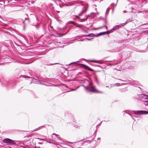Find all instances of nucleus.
I'll list each match as a JSON object with an SVG mask.
<instances>
[{
	"label": "nucleus",
	"mask_w": 148,
	"mask_h": 148,
	"mask_svg": "<svg viewBox=\"0 0 148 148\" xmlns=\"http://www.w3.org/2000/svg\"><path fill=\"white\" fill-rule=\"evenodd\" d=\"M43 127V126H40V127H38L35 129V130H33L31 131V132H33L37 131L40 129H42V128Z\"/></svg>",
	"instance_id": "nucleus-10"
},
{
	"label": "nucleus",
	"mask_w": 148,
	"mask_h": 148,
	"mask_svg": "<svg viewBox=\"0 0 148 148\" xmlns=\"http://www.w3.org/2000/svg\"><path fill=\"white\" fill-rule=\"evenodd\" d=\"M119 80H121L122 81H124L123 80L121 79H119ZM124 82H127L128 83H132L131 81V80H127L126 81H124Z\"/></svg>",
	"instance_id": "nucleus-17"
},
{
	"label": "nucleus",
	"mask_w": 148,
	"mask_h": 148,
	"mask_svg": "<svg viewBox=\"0 0 148 148\" xmlns=\"http://www.w3.org/2000/svg\"><path fill=\"white\" fill-rule=\"evenodd\" d=\"M71 23L74 25L76 26L77 27L81 28V27L79 25H78V24L77 23L74 22H73V21L71 22Z\"/></svg>",
	"instance_id": "nucleus-11"
},
{
	"label": "nucleus",
	"mask_w": 148,
	"mask_h": 148,
	"mask_svg": "<svg viewBox=\"0 0 148 148\" xmlns=\"http://www.w3.org/2000/svg\"><path fill=\"white\" fill-rule=\"evenodd\" d=\"M123 13H125L127 12H126V10H124V11H123Z\"/></svg>",
	"instance_id": "nucleus-35"
},
{
	"label": "nucleus",
	"mask_w": 148,
	"mask_h": 148,
	"mask_svg": "<svg viewBox=\"0 0 148 148\" xmlns=\"http://www.w3.org/2000/svg\"><path fill=\"white\" fill-rule=\"evenodd\" d=\"M56 3L57 5L58 6H59L60 8H62L61 6L60 5V4H58L56 2Z\"/></svg>",
	"instance_id": "nucleus-25"
},
{
	"label": "nucleus",
	"mask_w": 148,
	"mask_h": 148,
	"mask_svg": "<svg viewBox=\"0 0 148 148\" xmlns=\"http://www.w3.org/2000/svg\"><path fill=\"white\" fill-rule=\"evenodd\" d=\"M85 12V11H82V12L80 13L78 15L79 16H80L82 15V14L83 13Z\"/></svg>",
	"instance_id": "nucleus-22"
},
{
	"label": "nucleus",
	"mask_w": 148,
	"mask_h": 148,
	"mask_svg": "<svg viewBox=\"0 0 148 148\" xmlns=\"http://www.w3.org/2000/svg\"><path fill=\"white\" fill-rule=\"evenodd\" d=\"M77 89V88H75V89H71V91H74V90H76V89Z\"/></svg>",
	"instance_id": "nucleus-31"
},
{
	"label": "nucleus",
	"mask_w": 148,
	"mask_h": 148,
	"mask_svg": "<svg viewBox=\"0 0 148 148\" xmlns=\"http://www.w3.org/2000/svg\"><path fill=\"white\" fill-rule=\"evenodd\" d=\"M79 62V61H77V62H72L71 63H70V64H69V65H70V64H77V62Z\"/></svg>",
	"instance_id": "nucleus-20"
},
{
	"label": "nucleus",
	"mask_w": 148,
	"mask_h": 148,
	"mask_svg": "<svg viewBox=\"0 0 148 148\" xmlns=\"http://www.w3.org/2000/svg\"><path fill=\"white\" fill-rule=\"evenodd\" d=\"M38 144H42V143H41L40 142H39L38 143Z\"/></svg>",
	"instance_id": "nucleus-38"
},
{
	"label": "nucleus",
	"mask_w": 148,
	"mask_h": 148,
	"mask_svg": "<svg viewBox=\"0 0 148 148\" xmlns=\"http://www.w3.org/2000/svg\"><path fill=\"white\" fill-rule=\"evenodd\" d=\"M36 139H37L38 140H44V141H45V139H42V138H36Z\"/></svg>",
	"instance_id": "nucleus-23"
},
{
	"label": "nucleus",
	"mask_w": 148,
	"mask_h": 148,
	"mask_svg": "<svg viewBox=\"0 0 148 148\" xmlns=\"http://www.w3.org/2000/svg\"><path fill=\"white\" fill-rule=\"evenodd\" d=\"M108 32L106 31V32H103L100 33L99 34H96V37H98L99 36H100L101 35H105L106 34H107Z\"/></svg>",
	"instance_id": "nucleus-5"
},
{
	"label": "nucleus",
	"mask_w": 148,
	"mask_h": 148,
	"mask_svg": "<svg viewBox=\"0 0 148 148\" xmlns=\"http://www.w3.org/2000/svg\"><path fill=\"white\" fill-rule=\"evenodd\" d=\"M83 143H84L83 144H84V142H83Z\"/></svg>",
	"instance_id": "nucleus-54"
},
{
	"label": "nucleus",
	"mask_w": 148,
	"mask_h": 148,
	"mask_svg": "<svg viewBox=\"0 0 148 148\" xmlns=\"http://www.w3.org/2000/svg\"><path fill=\"white\" fill-rule=\"evenodd\" d=\"M81 41H83V40H81Z\"/></svg>",
	"instance_id": "nucleus-49"
},
{
	"label": "nucleus",
	"mask_w": 148,
	"mask_h": 148,
	"mask_svg": "<svg viewBox=\"0 0 148 148\" xmlns=\"http://www.w3.org/2000/svg\"><path fill=\"white\" fill-rule=\"evenodd\" d=\"M84 37H93L96 36V35H95L94 34L91 33L89 34L88 35H85L83 36Z\"/></svg>",
	"instance_id": "nucleus-6"
},
{
	"label": "nucleus",
	"mask_w": 148,
	"mask_h": 148,
	"mask_svg": "<svg viewBox=\"0 0 148 148\" xmlns=\"http://www.w3.org/2000/svg\"><path fill=\"white\" fill-rule=\"evenodd\" d=\"M121 27L120 25H117L113 27V29L115 30L119 29Z\"/></svg>",
	"instance_id": "nucleus-9"
},
{
	"label": "nucleus",
	"mask_w": 148,
	"mask_h": 148,
	"mask_svg": "<svg viewBox=\"0 0 148 148\" xmlns=\"http://www.w3.org/2000/svg\"><path fill=\"white\" fill-rule=\"evenodd\" d=\"M65 2H68V1L69 0H63Z\"/></svg>",
	"instance_id": "nucleus-34"
},
{
	"label": "nucleus",
	"mask_w": 148,
	"mask_h": 148,
	"mask_svg": "<svg viewBox=\"0 0 148 148\" xmlns=\"http://www.w3.org/2000/svg\"><path fill=\"white\" fill-rule=\"evenodd\" d=\"M131 21L130 19H128L126 21V23H127L130 22H131Z\"/></svg>",
	"instance_id": "nucleus-30"
},
{
	"label": "nucleus",
	"mask_w": 148,
	"mask_h": 148,
	"mask_svg": "<svg viewBox=\"0 0 148 148\" xmlns=\"http://www.w3.org/2000/svg\"><path fill=\"white\" fill-rule=\"evenodd\" d=\"M5 25H7V24H5Z\"/></svg>",
	"instance_id": "nucleus-52"
},
{
	"label": "nucleus",
	"mask_w": 148,
	"mask_h": 148,
	"mask_svg": "<svg viewBox=\"0 0 148 148\" xmlns=\"http://www.w3.org/2000/svg\"><path fill=\"white\" fill-rule=\"evenodd\" d=\"M39 84H41L43 85H45L46 86H51L52 85V84L49 83V82H46L45 83L42 84L41 82L39 83Z\"/></svg>",
	"instance_id": "nucleus-8"
},
{
	"label": "nucleus",
	"mask_w": 148,
	"mask_h": 148,
	"mask_svg": "<svg viewBox=\"0 0 148 148\" xmlns=\"http://www.w3.org/2000/svg\"><path fill=\"white\" fill-rule=\"evenodd\" d=\"M25 18V21H27V22L28 23H29V19L28 18Z\"/></svg>",
	"instance_id": "nucleus-24"
},
{
	"label": "nucleus",
	"mask_w": 148,
	"mask_h": 148,
	"mask_svg": "<svg viewBox=\"0 0 148 148\" xmlns=\"http://www.w3.org/2000/svg\"><path fill=\"white\" fill-rule=\"evenodd\" d=\"M51 137L52 138H53V136H51Z\"/></svg>",
	"instance_id": "nucleus-50"
},
{
	"label": "nucleus",
	"mask_w": 148,
	"mask_h": 148,
	"mask_svg": "<svg viewBox=\"0 0 148 148\" xmlns=\"http://www.w3.org/2000/svg\"><path fill=\"white\" fill-rule=\"evenodd\" d=\"M2 141L3 143L7 144L10 143L13 145L16 144V143L14 142V140L8 138H6L3 139Z\"/></svg>",
	"instance_id": "nucleus-3"
},
{
	"label": "nucleus",
	"mask_w": 148,
	"mask_h": 148,
	"mask_svg": "<svg viewBox=\"0 0 148 148\" xmlns=\"http://www.w3.org/2000/svg\"><path fill=\"white\" fill-rule=\"evenodd\" d=\"M105 23L106 24L107 23V21L106 20H105Z\"/></svg>",
	"instance_id": "nucleus-37"
},
{
	"label": "nucleus",
	"mask_w": 148,
	"mask_h": 148,
	"mask_svg": "<svg viewBox=\"0 0 148 148\" xmlns=\"http://www.w3.org/2000/svg\"><path fill=\"white\" fill-rule=\"evenodd\" d=\"M116 4H117V3H116V4H115L114 3H112L111 4V5L113 7V8H114V7H115L116 6Z\"/></svg>",
	"instance_id": "nucleus-18"
},
{
	"label": "nucleus",
	"mask_w": 148,
	"mask_h": 148,
	"mask_svg": "<svg viewBox=\"0 0 148 148\" xmlns=\"http://www.w3.org/2000/svg\"><path fill=\"white\" fill-rule=\"evenodd\" d=\"M21 77H23V78H24V76H21Z\"/></svg>",
	"instance_id": "nucleus-40"
},
{
	"label": "nucleus",
	"mask_w": 148,
	"mask_h": 148,
	"mask_svg": "<svg viewBox=\"0 0 148 148\" xmlns=\"http://www.w3.org/2000/svg\"><path fill=\"white\" fill-rule=\"evenodd\" d=\"M114 30V29H113V28L112 29H110V30L107 31V32H107V34H108L112 32Z\"/></svg>",
	"instance_id": "nucleus-14"
},
{
	"label": "nucleus",
	"mask_w": 148,
	"mask_h": 148,
	"mask_svg": "<svg viewBox=\"0 0 148 148\" xmlns=\"http://www.w3.org/2000/svg\"><path fill=\"white\" fill-rule=\"evenodd\" d=\"M74 122H73V124H74Z\"/></svg>",
	"instance_id": "nucleus-48"
},
{
	"label": "nucleus",
	"mask_w": 148,
	"mask_h": 148,
	"mask_svg": "<svg viewBox=\"0 0 148 148\" xmlns=\"http://www.w3.org/2000/svg\"><path fill=\"white\" fill-rule=\"evenodd\" d=\"M118 0H117V2Z\"/></svg>",
	"instance_id": "nucleus-55"
},
{
	"label": "nucleus",
	"mask_w": 148,
	"mask_h": 148,
	"mask_svg": "<svg viewBox=\"0 0 148 148\" xmlns=\"http://www.w3.org/2000/svg\"><path fill=\"white\" fill-rule=\"evenodd\" d=\"M83 66V67L84 68V69H88V70L90 71H94L92 69H91V68H90L89 67H88V66L86 65H85L84 64H81Z\"/></svg>",
	"instance_id": "nucleus-4"
},
{
	"label": "nucleus",
	"mask_w": 148,
	"mask_h": 148,
	"mask_svg": "<svg viewBox=\"0 0 148 148\" xmlns=\"http://www.w3.org/2000/svg\"><path fill=\"white\" fill-rule=\"evenodd\" d=\"M140 98H143L145 99H148V95L145 94H142L140 95Z\"/></svg>",
	"instance_id": "nucleus-7"
},
{
	"label": "nucleus",
	"mask_w": 148,
	"mask_h": 148,
	"mask_svg": "<svg viewBox=\"0 0 148 148\" xmlns=\"http://www.w3.org/2000/svg\"><path fill=\"white\" fill-rule=\"evenodd\" d=\"M145 105H148V100L147 101H145Z\"/></svg>",
	"instance_id": "nucleus-27"
},
{
	"label": "nucleus",
	"mask_w": 148,
	"mask_h": 148,
	"mask_svg": "<svg viewBox=\"0 0 148 148\" xmlns=\"http://www.w3.org/2000/svg\"><path fill=\"white\" fill-rule=\"evenodd\" d=\"M27 17H28V16L27 15Z\"/></svg>",
	"instance_id": "nucleus-51"
},
{
	"label": "nucleus",
	"mask_w": 148,
	"mask_h": 148,
	"mask_svg": "<svg viewBox=\"0 0 148 148\" xmlns=\"http://www.w3.org/2000/svg\"><path fill=\"white\" fill-rule=\"evenodd\" d=\"M56 12H58V13H59L60 12V11H56Z\"/></svg>",
	"instance_id": "nucleus-41"
},
{
	"label": "nucleus",
	"mask_w": 148,
	"mask_h": 148,
	"mask_svg": "<svg viewBox=\"0 0 148 148\" xmlns=\"http://www.w3.org/2000/svg\"><path fill=\"white\" fill-rule=\"evenodd\" d=\"M74 127H75V128H77L78 127L77 125H74Z\"/></svg>",
	"instance_id": "nucleus-32"
},
{
	"label": "nucleus",
	"mask_w": 148,
	"mask_h": 148,
	"mask_svg": "<svg viewBox=\"0 0 148 148\" xmlns=\"http://www.w3.org/2000/svg\"><path fill=\"white\" fill-rule=\"evenodd\" d=\"M113 9H114V8H113V9L112 10V12H113Z\"/></svg>",
	"instance_id": "nucleus-46"
},
{
	"label": "nucleus",
	"mask_w": 148,
	"mask_h": 148,
	"mask_svg": "<svg viewBox=\"0 0 148 148\" xmlns=\"http://www.w3.org/2000/svg\"><path fill=\"white\" fill-rule=\"evenodd\" d=\"M95 1H98L99 0H95Z\"/></svg>",
	"instance_id": "nucleus-47"
},
{
	"label": "nucleus",
	"mask_w": 148,
	"mask_h": 148,
	"mask_svg": "<svg viewBox=\"0 0 148 148\" xmlns=\"http://www.w3.org/2000/svg\"><path fill=\"white\" fill-rule=\"evenodd\" d=\"M76 18H79V17H78V16H76Z\"/></svg>",
	"instance_id": "nucleus-42"
},
{
	"label": "nucleus",
	"mask_w": 148,
	"mask_h": 148,
	"mask_svg": "<svg viewBox=\"0 0 148 148\" xmlns=\"http://www.w3.org/2000/svg\"><path fill=\"white\" fill-rule=\"evenodd\" d=\"M109 12V9H108V8H107L106 12V16L108 14Z\"/></svg>",
	"instance_id": "nucleus-19"
},
{
	"label": "nucleus",
	"mask_w": 148,
	"mask_h": 148,
	"mask_svg": "<svg viewBox=\"0 0 148 148\" xmlns=\"http://www.w3.org/2000/svg\"><path fill=\"white\" fill-rule=\"evenodd\" d=\"M127 23H126V22H125V23H122L120 25H121V26H124Z\"/></svg>",
	"instance_id": "nucleus-26"
},
{
	"label": "nucleus",
	"mask_w": 148,
	"mask_h": 148,
	"mask_svg": "<svg viewBox=\"0 0 148 148\" xmlns=\"http://www.w3.org/2000/svg\"><path fill=\"white\" fill-rule=\"evenodd\" d=\"M105 27L106 28H107V27L106 26L104 25V26H103V27H100L98 28H95L94 29H95V30H97V29H98L101 28H102L103 27Z\"/></svg>",
	"instance_id": "nucleus-16"
},
{
	"label": "nucleus",
	"mask_w": 148,
	"mask_h": 148,
	"mask_svg": "<svg viewBox=\"0 0 148 148\" xmlns=\"http://www.w3.org/2000/svg\"><path fill=\"white\" fill-rule=\"evenodd\" d=\"M64 86H65L66 87V88H67V86L66 85L64 84Z\"/></svg>",
	"instance_id": "nucleus-39"
},
{
	"label": "nucleus",
	"mask_w": 148,
	"mask_h": 148,
	"mask_svg": "<svg viewBox=\"0 0 148 148\" xmlns=\"http://www.w3.org/2000/svg\"><path fill=\"white\" fill-rule=\"evenodd\" d=\"M0 81H1V80H0Z\"/></svg>",
	"instance_id": "nucleus-56"
},
{
	"label": "nucleus",
	"mask_w": 148,
	"mask_h": 148,
	"mask_svg": "<svg viewBox=\"0 0 148 148\" xmlns=\"http://www.w3.org/2000/svg\"><path fill=\"white\" fill-rule=\"evenodd\" d=\"M90 62H95V63H99L100 64H101V63H99L98 61L95 60H89Z\"/></svg>",
	"instance_id": "nucleus-13"
},
{
	"label": "nucleus",
	"mask_w": 148,
	"mask_h": 148,
	"mask_svg": "<svg viewBox=\"0 0 148 148\" xmlns=\"http://www.w3.org/2000/svg\"><path fill=\"white\" fill-rule=\"evenodd\" d=\"M69 30H70V29H69V30L67 31V32H66V33H67V32H68L69 31Z\"/></svg>",
	"instance_id": "nucleus-43"
},
{
	"label": "nucleus",
	"mask_w": 148,
	"mask_h": 148,
	"mask_svg": "<svg viewBox=\"0 0 148 148\" xmlns=\"http://www.w3.org/2000/svg\"><path fill=\"white\" fill-rule=\"evenodd\" d=\"M99 139H100V138H97V140Z\"/></svg>",
	"instance_id": "nucleus-45"
},
{
	"label": "nucleus",
	"mask_w": 148,
	"mask_h": 148,
	"mask_svg": "<svg viewBox=\"0 0 148 148\" xmlns=\"http://www.w3.org/2000/svg\"><path fill=\"white\" fill-rule=\"evenodd\" d=\"M84 82H86V83L88 84V88L86 90L88 92L94 93H102V92L99 91L97 90L95 87L92 85V83H90L88 80H86L84 81Z\"/></svg>",
	"instance_id": "nucleus-1"
},
{
	"label": "nucleus",
	"mask_w": 148,
	"mask_h": 148,
	"mask_svg": "<svg viewBox=\"0 0 148 148\" xmlns=\"http://www.w3.org/2000/svg\"><path fill=\"white\" fill-rule=\"evenodd\" d=\"M132 112L134 114L139 115L148 114V111L144 110L133 111Z\"/></svg>",
	"instance_id": "nucleus-2"
},
{
	"label": "nucleus",
	"mask_w": 148,
	"mask_h": 148,
	"mask_svg": "<svg viewBox=\"0 0 148 148\" xmlns=\"http://www.w3.org/2000/svg\"><path fill=\"white\" fill-rule=\"evenodd\" d=\"M93 38H86V40H92Z\"/></svg>",
	"instance_id": "nucleus-29"
},
{
	"label": "nucleus",
	"mask_w": 148,
	"mask_h": 148,
	"mask_svg": "<svg viewBox=\"0 0 148 148\" xmlns=\"http://www.w3.org/2000/svg\"><path fill=\"white\" fill-rule=\"evenodd\" d=\"M35 148H41L40 147H37L36 146H35Z\"/></svg>",
	"instance_id": "nucleus-33"
},
{
	"label": "nucleus",
	"mask_w": 148,
	"mask_h": 148,
	"mask_svg": "<svg viewBox=\"0 0 148 148\" xmlns=\"http://www.w3.org/2000/svg\"><path fill=\"white\" fill-rule=\"evenodd\" d=\"M114 85H116V86H119L120 85V84L119 83H116Z\"/></svg>",
	"instance_id": "nucleus-28"
},
{
	"label": "nucleus",
	"mask_w": 148,
	"mask_h": 148,
	"mask_svg": "<svg viewBox=\"0 0 148 148\" xmlns=\"http://www.w3.org/2000/svg\"><path fill=\"white\" fill-rule=\"evenodd\" d=\"M70 91H66V92H70Z\"/></svg>",
	"instance_id": "nucleus-44"
},
{
	"label": "nucleus",
	"mask_w": 148,
	"mask_h": 148,
	"mask_svg": "<svg viewBox=\"0 0 148 148\" xmlns=\"http://www.w3.org/2000/svg\"><path fill=\"white\" fill-rule=\"evenodd\" d=\"M52 135H55L56 136H58V135L57 134H56L55 133H53L52 134Z\"/></svg>",
	"instance_id": "nucleus-36"
},
{
	"label": "nucleus",
	"mask_w": 148,
	"mask_h": 148,
	"mask_svg": "<svg viewBox=\"0 0 148 148\" xmlns=\"http://www.w3.org/2000/svg\"><path fill=\"white\" fill-rule=\"evenodd\" d=\"M86 80H87L86 79H84V80H79V83H86V82H84V81H85Z\"/></svg>",
	"instance_id": "nucleus-15"
},
{
	"label": "nucleus",
	"mask_w": 148,
	"mask_h": 148,
	"mask_svg": "<svg viewBox=\"0 0 148 148\" xmlns=\"http://www.w3.org/2000/svg\"><path fill=\"white\" fill-rule=\"evenodd\" d=\"M94 80L95 82L96 83V84H99V81L97 77H94Z\"/></svg>",
	"instance_id": "nucleus-12"
},
{
	"label": "nucleus",
	"mask_w": 148,
	"mask_h": 148,
	"mask_svg": "<svg viewBox=\"0 0 148 148\" xmlns=\"http://www.w3.org/2000/svg\"><path fill=\"white\" fill-rule=\"evenodd\" d=\"M85 88V89L86 90L88 88V86H86L84 85H82Z\"/></svg>",
	"instance_id": "nucleus-21"
},
{
	"label": "nucleus",
	"mask_w": 148,
	"mask_h": 148,
	"mask_svg": "<svg viewBox=\"0 0 148 148\" xmlns=\"http://www.w3.org/2000/svg\"><path fill=\"white\" fill-rule=\"evenodd\" d=\"M69 143H71V142H69Z\"/></svg>",
	"instance_id": "nucleus-53"
}]
</instances>
